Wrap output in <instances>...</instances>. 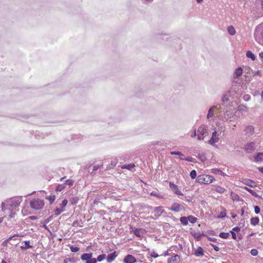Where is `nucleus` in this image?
I'll use <instances>...</instances> for the list:
<instances>
[{
	"instance_id": "nucleus-25",
	"label": "nucleus",
	"mask_w": 263,
	"mask_h": 263,
	"mask_svg": "<svg viewBox=\"0 0 263 263\" xmlns=\"http://www.w3.org/2000/svg\"><path fill=\"white\" fill-rule=\"evenodd\" d=\"M246 55L248 58H251V60L253 61H254L255 60V55L251 51H248L246 53Z\"/></svg>"
},
{
	"instance_id": "nucleus-23",
	"label": "nucleus",
	"mask_w": 263,
	"mask_h": 263,
	"mask_svg": "<svg viewBox=\"0 0 263 263\" xmlns=\"http://www.w3.org/2000/svg\"><path fill=\"white\" fill-rule=\"evenodd\" d=\"M212 173L215 174H220L222 176H224L226 174L223 172L222 171L218 169V168H213L212 170Z\"/></svg>"
},
{
	"instance_id": "nucleus-30",
	"label": "nucleus",
	"mask_w": 263,
	"mask_h": 263,
	"mask_svg": "<svg viewBox=\"0 0 263 263\" xmlns=\"http://www.w3.org/2000/svg\"><path fill=\"white\" fill-rule=\"evenodd\" d=\"M225 189L220 186H217L215 189V191L219 193L222 194L224 192Z\"/></svg>"
},
{
	"instance_id": "nucleus-15",
	"label": "nucleus",
	"mask_w": 263,
	"mask_h": 263,
	"mask_svg": "<svg viewBox=\"0 0 263 263\" xmlns=\"http://www.w3.org/2000/svg\"><path fill=\"white\" fill-rule=\"evenodd\" d=\"M192 235L194 237V238L199 241L200 240L202 236H205V235L203 233L200 232H196L195 231L191 232Z\"/></svg>"
},
{
	"instance_id": "nucleus-20",
	"label": "nucleus",
	"mask_w": 263,
	"mask_h": 263,
	"mask_svg": "<svg viewBox=\"0 0 263 263\" xmlns=\"http://www.w3.org/2000/svg\"><path fill=\"white\" fill-rule=\"evenodd\" d=\"M25 245L21 246L20 247L22 250H26L29 248H33V246L30 245V241L26 240L24 241Z\"/></svg>"
},
{
	"instance_id": "nucleus-19",
	"label": "nucleus",
	"mask_w": 263,
	"mask_h": 263,
	"mask_svg": "<svg viewBox=\"0 0 263 263\" xmlns=\"http://www.w3.org/2000/svg\"><path fill=\"white\" fill-rule=\"evenodd\" d=\"M217 106H213L209 109L206 116L208 119H210L214 116V112L217 109Z\"/></svg>"
},
{
	"instance_id": "nucleus-29",
	"label": "nucleus",
	"mask_w": 263,
	"mask_h": 263,
	"mask_svg": "<svg viewBox=\"0 0 263 263\" xmlns=\"http://www.w3.org/2000/svg\"><path fill=\"white\" fill-rule=\"evenodd\" d=\"M198 158L202 162H204L206 160V158L204 153L199 154Z\"/></svg>"
},
{
	"instance_id": "nucleus-42",
	"label": "nucleus",
	"mask_w": 263,
	"mask_h": 263,
	"mask_svg": "<svg viewBox=\"0 0 263 263\" xmlns=\"http://www.w3.org/2000/svg\"><path fill=\"white\" fill-rule=\"evenodd\" d=\"M248 185L251 187H254L256 186V183L254 181H253L251 180H249L247 181V183H246Z\"/></svg>"
},
{
	"instance_id": "nucleus-2",
	"label": "nucleus",
	"mask_w": 263,
	"mask_h": 263,
	"mask_svg": "<svg viewBox=\"0 0 263 263\" xmlns=\"http://www.w3.org/2000/svg\"><path fill=\"white\" fill-rule=\"evenodd\" d=\"M214 180L213 176L205 174L199 175L197 177L196 181L200 184H210Z\"/></svg>"
},
{
	"instance_id": "nucleus-1",
	"label": "nucleus",
	"mask_w": 263,
	"mask_h": 263,
	"mask_svg": "<svg viewBox=\"0 0 263 263\" xmlns=\"http://www.w3.org/2000/svg\"><path fill=\"white\" fill-rule=\"evenodd\" d=\"M209 135L208 127L207 125L202 124L197 129V139L198 140H202L204 137Z\"/></svg>"
},
{
	"instance_id": "nucleus-37",
	"label": "nucleus",
	"mask_w": 263,
	"mask_h": 263,
	"mask_svg": "<svg viewBox=\"0 0 263 263\" xmlns=\"http://www.w3.org/2000/svg\"><path fill=\"white\" fill-rule=\"evenodd\" d=\"M105 258H106V255L105 254H102L101 255H99L97 257V261H101L103 260H104Z\"/></svg>"
},
{
	"instance_id": "nucleus-28",
	"label": "nucleus",
	"mask_w": 263,
	"mask_h": 263,
	"mask_svg": "<svg viewBox=\"0 0 263 263\" xmlns=\"http://www.w3.org/2000/svg\"><path fill=\"white\" fill-rule=\"evenodd\" d=\"M180 221L181 223L184 226H186L188 224L187 218L186 217H181L180 218Z\"/></svg>"
},
{
	"instance_id": "nucleus-62",
	"label": "nucleus",
	"mask_w": 263,
	"mask_h": 263,
	"mask_svg": "<svg viewBox=\"0 0 263 263\" xmlns=\"http://www.w3.org/2000/svg\"><path fill=\"white\" fill-rule=\"evenodd\" d=\"M79 224V222L78 221H74L73 223H72V226L73 227H76V226H77Z\"/></svg>"
},
{
	"instance_id": "nucleus-45",
	"label": "nucleus",
	"mask_w": 263,
	"mask_h": 263,
	"mask_svg": "<svg viewBox=\"0 0 263 263\" xmlns=\"http://www.w3.org/2000/svg\"><path fill=\"white\" fill-rule=\"evenodd\" d=\"M134 234L137 236V237H141V232H140V230L139 229H136L134 231Z\"/></svg>"
},
{
	"instance_id": "nucleus-11",
	"label": "nucleus",
	"mask_w": 263,
	"mask_h": 263,
	"mask_svg": "<svg viewBox=\"0 0 263 263\" xmlns=\"http://www.w3.org/2000/svg\"><path fill=\"white\" fill-rule=\"evenodd\" d=\"M170 187L175 194L183 195L182 192L179 190L178 186L172 182H170Z\"/></svg>"
},
{
	"instance_id": "nucleus-13",
	"label": "nucleus",
	"mask_w": 263,
	"mask_h": 263,
	"mask_svg": "<svg viewBox=\"0 0 263 263\" xmlns=\"http://www.w3.org/2000/svg\"><path fill=\"white\" fill-rule=\"evenodd\" d=\"M117 255L118 254L116 251L109 254L107 256H106L107 262L109 263L111 262L113 260H115Z\"/></svg>"
},
{
	"instance_id": "nucleus-47",
	"label": "nucleus",
	"mask_w": 263,
	"mask_h": 263,
	"mask_svg": "<svg viewBox=\"0 0 263 263\" xmlns=\"http://www.w3.org/2000/svg\"><path fill=\"white\" fill-rule=\"evenodd\" d=\"M251 254L253 256H256L258 254V251L255 249H253L251 250Z\"/></svg>"
},
{
	"instance_id": "nucleus-34",
	"label": "nucleus",
	"mask_w": 263,
	"mask_h": 263,
	"mask_svg": "<svg viewBox=\"0 0 263 263\" xmlns=\"http://www.w3.org/2000/svg\"><path fill=\"white\" fill-rule=\"evenodd\" d=\"M135 166V165H134V164H129L125 165L123 166L122 167V168H125V169H127L129 170H132Z\"/></svg>"
},
{
	"instance_id": "nucleus-56",
	"label": "nucleus",
	"mask_w": 263,
	"mask_h": 263,
	"mask_svg": "<svg viewBox=\"0 0 263 263\" xmlns=\"http://www.w3.org/2000/svg\"><path fill=\"white\" fill-rule=\"evenodd\" d=\"M209 240L213 242H216L217 240V239L213 237H207Z\"/></svg>"
},
{
	"instance_id": "nucleus-33",
	"label": "nucleus",
	"mask_w": 263,
	"mask_h": 263,
	"mask_svg": "<svg viewBox=\"0 0 263 263\" xmlns=\"http://www.w3.org/2000/svg\"><path fill=\"white\" fill-rule=\"evenodd\" d=\"M46 199L49 201L50 204H52L55 199V195H50L47 196Z\"/></svg>"
},
{
	"instance_id": "nucleus-32",
	"label": "nucleus",
	"mask_w": 263,
	"mask_h": 263,
	"mask_svg": "<svg viewBox=\"0 0 263 263\" xmlns=\"http://www.w3.org/2000/svg\"><path fill=\"white\" fill-rule=\"evenodd\" d=\"M65 184L63 183V184H59L56 189H55V191H58V192H60V191H62V190H63L64 189H65Z\"/></svg>"
},
{
	"instance_id": "nucleus-39",
	"label": "nucleus",
	"mask_w": 263,
	"mask_h": 263,
	"mask_svg": "<svg viewBox=\"0 0 263 263\" xmlns=\"http://www.w3.org/2000/svg\"><path fill=\"white\" fill-rule=\"evenodd\" d=\"M229 92L224 95L222 98V101L223 102H227L229 101V97H230Z\"/></svg>"
},
{
	"instance_id": "nucleus-58",
	"label": "nucleus",
	"mask_w": 263,
	"mask_h": 263,
	"mask_svg": "<svg viewBox=\"0 0 263 263\" xmlns=\"http://www.w3.org/2000/svg\"><path fill=\"white\" fill-rule=\"evenodd\" d=\"M233 199L234 200H237V201H238V200H239V196H238L237 195L235 194V195H234V197H233Z\"/></svg>"
},
{
	"instance_id": "nucleus-60",
	"label": "nucleus",
	"mask_w": 263,
	"mask_h": 263,
	"mask_svg": "<svg viewBox=\"0 0 263 263\" xmlns=\"http://www.w3.org/2000/svg\"><path fill=\"white\" fill-rule=\"evenodd\" d=\"M226 216V213H222V212H221V213L220 214V215L219 216V217L223 218V217H224Z\"/></svg>"
},
{
	"instance_id": "nucleus-61",
	"label": "nucleus",
	"mask_w": 263,
	"mask_h": 263,
	"mask_svg": "<svg viewBox=\"0 0 263 263\" xmlns=\"http://www.w3.org/2000/svg\"><path fill=\"white\" fill-rule=\"evenodd\" d=\"M247 107L246 106H239V110H246Z\"/></svg>"
},
{
	"instance_id": "nucleus-21",
	"label": "nucleus",
	"mask_w": 263,
	"mask_h": 263,
	"mask_svg": "<svg viewBox=\"0 0 263 263\" xmlns=\"http://www.w3.org/2000/svg\"><path fill=\"white\" fill-rule=\"evenodd\" d=\"M255 161L260 162L263 160V153H258L254 157Z\"/></svg>"
},
{
	"instance_id": "nucleus-12",
	"label": "nucleus",
	"mask_w": 263,
	"mask_h": 263,
	"mask_svg": "<svg viewBox=\"0 0 263 263\" xmlns=\"http://www.w3.org/2000/svg\"><path fill=\"white\" fill-rule=\"evenodd\" d=\"M125 263H134L136 262V258L132 255H127L124 258Z\"/></svg>"
},
{
	"instance_id": "nucleus-57",
	"label": "nucleus",
	"mask_w": 263,
	"mask_h": 263,
	"mask_svg": "<svg viewBox=\"0 0 263 263\" xmlns=\"http://www.w3.org/2000/svg\"><path fill=\"white\" fill-rule=\"evenodd\" d=\"M117 164V161L116 160H112L111 162V165L114 167Z\"/></svg>"
},
{
	"instance_id": "nucleus-53",
	"label": "nucleus",
	"mask_w": 263,
	"mask_h": 263,
	"mask_svg": "<svg viewBox=\"0 0 263 263\" xmlns=\"http://www.w3.org/2000/svg\"><path fill=\"white\" fill-rule=\"evenodd\" d=\"M184 160L189 162H193V158L191 157H189L184 158Z\"/></svg>"
},
{
	"instance_id": "nucleus-59",
	"label": "nucleus",
	"mask_w": 263,
	"mask_h": 263,
	"mask_svg": "<svg viewBox=\"0 0 263 263\" xmlns=\"http://www.w3.org/2000/svg\"><path fill=\"white\" fill-rule=\"evenodd\" d=\"M2 211H3L6 209V207H5V203L4 202L2 203Z\"/></svg>"
},
{
	"instance_id": "nucleus-54",
	"label": "nucleus",
	"mask_w": 263,
	"mask_h": 263,
	"mask_svg": "<svg viewBox=\"0 0 263 263\" xmlns=\"http://www.w3.org/2000/svg\"><path fill=\"white\" fill-rule=\"evenodd\" d=\"M240 227H235L232 229V231H233V232H234V231L239 232V231H240Z\"/></svg>"
},
{
	"instance_id": "nucleus-9",
	"label": "nucleus",
	"mask_w": 263,
	"mask_h": 263,
	"mask_svg": "<svg viewBox=\"0 0 263 263\" xmlns=\"http://www.w3.org/2000/svg\"><path fill=\"white\" fill-rule=\"evenodd\" d=\"M245 135L250 137L254 133V128L252 125H247L244 129Z\"/></svg>"
},
{
	"instance_id": "nucleus-4",
	"label": "nucleus",
	"mask_w": 263,
	"mask_h": 263,
	"mask_svg": "<svg viewBox=\"0 0 263 263\" xmlns=\"http://www.w3.org/2000/svg\"><path fill=\"white\" fill-rule=\"evenodd\" d=\"M255 39L259 44L263 45V24L260 25L255 33Z\"/></svg>"
},
{
	"instance_id": "nucleus-14",
	"label": "nucleus",
	"mask_w": 263,
	"mask_h": 263,
	"mask_svg": "<svg viewBox=\"0 0 263 263\" xmlns=\"http://www.w3.org/2000/svg\"><path fill=\"white\" fill-rule=\"evenodd\" d=\"M180 260V256L178 255H175L168 259L167 263H178Z\"/></svg>"
},
{
	"instance_id": "nucleus-16",
	"label": "nucleus",
	"mask_w": 263,
	"mask_h": 263,
	"mask_svg": "<svg viewBox=\"0 0 263 263\" xmlns=\"http://www.w3.org/2000/svg\"><path fill=\"white\" fill-rule=\"evenodd\" d=\"M194 255L197 257H201L204 255L203 249L201 247H198L194 251Z\"/></svg>"
},
{
	"instance_id": "nucleus-50",
	"label": "nucleus",
	"mask_w": 263,
	"mask_h": 263,
	"mask_svg": "<svg viewBox=\"0 0 263 263\" xmlns=\"http://www.w3.org/2000/svg\"><path fill=\"white\" fill-rule=\"evenodd\" d=\"M196 136H197V132H196V129H195L193 133L191 134V137L192 138H195Z\"/></svg>"
},
{
	"instance_id": "nucleus-48",
	"label": "nucleus",
	"mask_w": 263,
	"mask_h": 263,
	"mask_svg": "<svg viewBox=\"0 0 263 263\" xmlns=\"http://www.w3.org/2000/svg\"><path fill=\"white\" fill-rule=\"evenodd\" d=\"M245 189L247 190L249 192H250L252 195L256 196V193L254 191L248 188L247 187H246Z\"/></svg>"
},
{
	"instance_id": "nucleus-3",
	"label": "nucleus",
	"mask_w": 263,
	"mask_h": 263,
	"mask_svg": "<svg viewBox=\"0 0 263 263\" xmlns=\"http://www.w3.org/2000/svg\"><path fill=\"white\" fill-rule=\"evenodd\" d=\"M30 207L34 210H39L43 208L44 202L43 200L39 198L34 199L30 201Z\"/></svg>"
},
{
	"instance_id": "nucleus-7",
	"label": "nucleus",
	"mask_w": 263,
	"mask_h": 263,
	"mask_svg": "<svg viewBox=\"0 0 263 263\" xmlns=\"http://www.w3.org/2000/svg\"><path fill=\"white\" fill-rule=\"evenodd\" d=\"M246 153H251L255 149V144L254 142L247 143L244 146Z\"/></svg>"
},
{
	"instance_id": "nucleus-31",
	"label": "nucleus",
	"mask_w": 263,
	"mask_h": 263,
	"mask_svg": "<svg viewBox=\"0 0 263 263\" xmlns=\"http://www.w3.org/2000/svg\"><path fill=\"white\" fill-rule=\"evenodd\" d=\"M219 236L222 238L227 239L229 238L230 234L229 233L221 232L220 233Z\"/></svg>"
},
{
	"instance_id": "nucleus-36",
	"label": "nucleus",
	"mask_w": 263,
	"mask_h": 263,
	"mask_svg": "<svg viewBox=\"0 0 263 263\" xmlns=\"http://www.w3.org/2000/svg\"><path fill=\"white\" fill-rule=\"evenodd\" d=\"M73 183H74V181L73 180L68 179L65 181V182L64 184H65V186L66 185H68L69 186H71L73 184Z\"/></svg>"
},
{
	"instance_id": "nucleus-55",
	"label": "nucleus",
	"mask_w": 263,
	"mask_h": 263,
	"mask_svg": "<svg viewBox=\"0 0 263 263\" xmlns=\"http://www.w3.org/2000/svg\"><path fill=\"white\" fill-rule=\"evenodd\" d=\"M230 233H231L232 234V238L233 239H236L237 237H236V234L234 232H233V231H230Z\"/></svg>"
},
{
	"instance_id": "nucleus-49",
	"label": "nucleus",
	"mask_w": 263,
	"mask_h": 263,
	"mask_svg": "<svg viewBox=\"0 0 263 263\" xmlns=\"http://www.w3.org/2000/svg\"><path fill=\"white\" fill-rule=\"evenodd\" d=\"M254 212L257 214L259 213V212H260V208H259V206H258L257 205H255L254 206Z\"/></svg>"
},
{
	"instance_id": "nucleus-10",
	"label": "nucleus",
	"mask_w": 263,
	"mask_h": 263,
	"mask_svg": "<svg viewBox=\"0 0 263 263\" xmlns=\"http://www.w3.org/2000/svg\"><path fill=\"white\" fill-rule=\"evenodd\" d=\"M182 209H183V206L177 202L173 203L171 207L169 208L170 210L175 212H179Z\"/></svg>"
},
{
	"instance_id": "nucleus-24",
	"label": "nucleus",
	"mask_w": 263,
	"mask_h": 263,
	"mask_svg": "<svg viewBox=\"0 0 263 263\" xmlns=\"http://www.w3.org/2000/svg\"><path fill=\"white\" fill-rule=\"evenodd\" d=\"M227 30H228V33H229V34H230L231 35H234L236 33L235 29L234 27H233L232 26H228Z\"/></svg>"
},
{
	"instance_id": "nucleus-52",
	"label": "nucleus",
	"mask_w": 263,
	"mask_h": 263,
	"mask_svg": "<svg viewBox=\"0 0 263 263\" xmlns=\"http://www.w3.org/2000/svg\"><path fill=\"white\" fill-rule=\"evenodd\" d=\"M151 255L154 258H157L158 256V254L154 251L151 253Z\"/></svg>"
},
{
	"instance_id": "nucleus-51",
	"label": "nucleus",
	"mask_w": 263,
	"mask_h": 263,
	"mask_svg": "<svg viewBox=\"0 0 263 263\" xmlns=\"http://www.w3.org/2000/svg\"><path fill=\"white\" fill-rule=\"evenodd\" d=\"M210 245L213 247L214 249L216 251H219L220 249L219 248L216 246V245H215L214 244H212V243H210Z\"/></svg>"
},
{
	"instance_id": "nucleus-44",
	"label": "nucleus",
	"mask_w": 263,
	"mask_h": 263,
	"mask_svg": "<svg viewBox=\"0 0 263 263\" xmlns=\"http://www.w3.org/2000/svg\"><path fill=\"white\" fill-rule=\"evenodd\" d=\"M197 176V173L195 170H192L190 173V177L192 179H195Z\"/></svg>"
},
{
	"instance_id": "nucleus-38",
	"label": "nucleus",
	"mask_w": 263,
	"mask_h": 263,
	"mask_svg": "<svg viewBox=\"0 0 263 263\" xmlns=\"http://www.w3.org/2000/svg\"><path fill=\"white\" fill-rule=\"evenodd\" d=\"M64 211H65V209H62L61 208H57L54 210L55 215L57 216L59 215L61 213H62Z\"/></svg>"
},
{
	"instance_id": "nucleus-35",
	"label": "nucleus",
	"mask_w": 263,
	"mask_h": 263,
	"mask_svg": "<svg viewBox=\"0 0 263 263\" xmlns=\"http://www.w3.org/2000/svg\"><path fill=\"white\" fill-rule=\"evenodd\" d=\"M102 167V165H95L93 167V170L91 172V174L92 175H94L95 174V172L97 171L99 168H101Z\"/></svg>"
},
{
	"instance_id": "nucleus-17",
	"label": "nucleus",
	"mask_w": 263,
	"mask_h": 263,
	"mask_svg": "<svg viewBox=\"0 0 263 263\" xmlns=\"http://www.w3.org/2000/svg\"><path fill=\"white\" fill-rule=\"evenodd\" d=\"M163 212L164 210L161 206L155 208L154 210L155 216H160Z\"/></svg>"
},
{
	"instance_id": "nucleus-43",
	"label": "nucleus",
	"mask_w": 263,
	"mask_h": 263,
	"mask_svg": "<svg viewBox=\"0 0 263 263\" xmlns=\"http://www.w3.org/2000/svg\"><path fill=\"white\" fill-rule=\"evenodd\" d=\"M68 203V201L66 199H64L62 201V203L60 205L61 208L62 209H65V207L66 206L67 204Z\"/></svg>"
},
{
	"instance_id": "nucleus-22",
	"label": "nucleus",
	"mask_w": 263,
	"mask_h": 263,
	"mask_svg": "<svg viewBox=\"0 0 263 263\" xmlns=\"http://www.w3.org/2000/svg\"><path fill=\"white\" fill-rule=\"evenodd\" d=\"M15 236H19V235L18 234H15V235H13L12 236L9 237L8 238L6 239L5 241H4L2 242V246H5V247H7V245H8V242L10 240H11L13 238L15 237Z\"/></svg>"
},
{
	"instance_id": "nucleus-18",
	"label": "nucleus",
	"mask_w": 263,
	"mask_h": 263,
	"mask_svg": "<svg viewBox=\"0 0 263 263\" xmlns=\"http://www.w3.org/2000/svg\"><path fill=\"white\" fill-rule=\"evenodd\" d=\"M242 73V69L241 67L237 68L233 73V78L238 79Z\"/></svg>"
},
{
	"instance_id": "nucleus-5",
	"label": "nucleus",
	"mask_w": 263,
	"mask_h": 263,
	"mask_svg": "<svg viewBox=\"0 0 263 263\" xmlns=\"http://www.w3.org/2000/svg\"><path fill=\"white\" fill-rule=\"evenodd\" d=\"M92 254L90 253H84L81 256V258L82 260L86 261V263H97V259L95 258H92Z\"/></svg>"
},
{
	"instance_id": "nucleus-41",
	"label": "nucleus",
	"mask_w": 263,
	"mask_h": 263,
	"mask_svg": "<svg viewBox=\"0 0 263 263\" xmlns=\"http://www.w3.org/2000/svg\"><path fill=\"white\" fill-rule=\"evenodd\" d=\"M78 200H79V198L76 197L72 198L70 200V203L72 205H76L77 204Z\"/></svg>"
},
{
	"instance_id": "nucleus-6",
	"label": "nucleus",
	"mask_w": 263,
	"mask_h": 263,
	"mask_svg": "<svg viewBox=\"0 0 263 263\" xmlns=\"http://www.w3.org/2000/svg\"><path fill=\"white\" fill-rule=\"evenodd\" d=\"M10 206L12 208H15L20 205L22 201V197H16L10 199Z\"/></svg>"
},
{
	"instance_id": "nucleus-8",
	"label": "nucleus",
	"mask_w": 263,
	"mask_h": 263,
	"mask_svg": "<svg viewBox=\"0 0 263 263\" xmlns=\"http://www.w3.org/2000/svg\"><path fill=\"white\" fill-rule=\"evenodd\" d=\"M219 135L217 134L216 131H214L212 133V137L209 141V143L211 145H214L215 143H217L219 141Z\"/></svg>"
},
{
	"instance_id": "nucleus-64",
	"label": "nucleus",
	"mask_w": 263,
	"mask_h": 263,
	"mask_svg": "<svg viewBox=\"0 0 263 263\" xmlns=\"http://www.w3.org/2000/svg\"><path fill=\"white\" fill-rule=\"evenodd\" d=\"M51 218H52V217H51H51H49V218H48L47 219H46L45 220V222H46V223H48V222H49L50 221V219H51Z\"/></svg>"
},
{
	"instance_id": "nucleus-63",
	"label": "nucleus",
	"mask_w": 263,
	"mask_h": 263,
	"mask_svg": "<svg viewBox=\"0 0 263 263\" xmlns=\"http://www.w3.org/2000/svg\"><path fill=\"white\" fill-rule=\"evenodd\" d=\"M208 233H209V234H210V235H215V232H214V231H212V230H211V231H209V232H208Z\"/></svg>"
},
{
	"instance_id": "nucleus-40",
	"label": "nucleus",
	"mask_w": 263,
	"mask_h": 263,
	"mask_svg": "<svg viewBox=\"0 0 263 263\" xmlns=\"http://www.w3.org/2000/svg\"><path fill=\"white\" fill-rule=\"evenodd\" d=\"M171 155H178L179 156H183L184 155L180 152L179 151H172L170 152Z\"/></svg>"
},
{
	"instance_id": "nucleus-46",
	"label": "nucleus",
	"mask_w": 263,
	"mask_h": 263,
	"mask_svg": "<svg viewBox=\"0 0 263 263\" xmlns=\"http://www.w3.org/2000/svg\"><path fill=\"white\" fill-rule=\"evenodd\" d=\"M79 250V248L77 247H75L73 246H72L70 247V250L72 252H76L78 251Z\"/></svg>"
},
{
	"instance_id": "nucleus-26",
	"label": "nucleus",
	"mask_w": 263,
	"mask_h": 263,
	"mask_svg": "<svg viewBox=\"0 0 263 263\" xmlns=\"http://www.w3.org/2000/svg\"><path fill=\"white\" fill-rule=\"evenodd\" d=\"M259 218L257 217L251 219V223L253 226H256L259 223Z\"/></svg>"
},
{
	"instance_id": "nucleus-27",
	"label": "nucleus",
	"mask_w": 263,
	"mask_h": 263,
	"mask_svg": "<svg viewBox=\"0 0 263 263\" xmlns=\"http://www.w3.org/2000/svg\"><path fill=\"white\" fill-rule=\"evenodd\" d=\"M187 218L188 221H190L192 223H195L197 221V219L196 217H195L192 215L188 216L187 217Z\"/></svg>"
}]
</instances>
